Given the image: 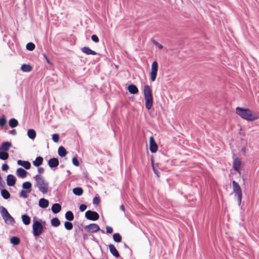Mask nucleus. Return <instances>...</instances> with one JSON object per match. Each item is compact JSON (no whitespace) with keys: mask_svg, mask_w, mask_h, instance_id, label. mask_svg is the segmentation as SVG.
I'll return each mask as SVG.
<instances>
[{"mask_svg":"<svg viewBox=\"0 0 259 259\" xmlns=\"http://www.w3.org/2000/svg\"><path fill=\"white\" fill-rule=\"evenodd\" d=\"M144 95L145 100V107L147 109L150 110L153 102L152 91L149 85H145L144 88Z\"/></svg>","mask_w":259,"mask_h":259,"instance_id":"nucleus-3","label":"nucleus"},{"mask_svg":"<svg viewBox=\"0 0 259 259\" xmlns=\"http://www.w3.org/2000/svg\"><path fill=\"white\" fill-rule=\"evenodd\" d=\"M64 226L66 230H71L73 228V225L69 222H65L64 223Z\"/></svg>","mask_w":259,"mask_h":259,"instance_id":"nucleus-36","label":"nucleus"},{"mask_svg":"<svg viewBox=\"0 0 259 259\" xmlns=\"http://www.w3.org/2000/svg\"><path fill=\"white\" fill-rule=\"evenodd\" d=\"M154 44L155 45V46L158 48V49H162V48H163V46H162V45L158 43L157 42H156V41H154Z\"/></svg>","mask_w":259,"mask_h":259,"instance_id":"nucleus-48","label":"nucleus"},{"mask_svg":"<svg viewBox=\"0 0 259 259\" xmlns=\"http://www.w3.org/2000/svg\"><path fill=\"white\" fill-rule=\"evenodd\" d=\"M0 212L6 224L13 225L15 222L14 220L8 212L6 208L3 206H1Z\"/></svg>","mask_w":259,"mask_h":259,"instance_id":"nucleus-5","label":"nucleus"},{"mask_svg":"<svg viewBox=\"0 0 259 259\" xmlns=\"http://www.w3.org/2000/svg\"><path fill=\"white\" fill-rule=\"evenodd\" d=\"M16 175L21 178H25L27 176V172L22 168H18L16 170Z\"/></svg>","mask_w":259,"mask_h":259,"instance_id":"nucleus-15","label":"nucleus"},{"mask_svg":"<svg viewBox=\"0 0 259 259\" xmlns=\"http://www.w3.org/2000/svg\"><path fill=\"white\" fill-rule=\"evenodd\" d=\"M67 173H68V174H70V171H69V170H67Z\"/></svg>","mask_w":259,"mask_h":259,"instance_id":"nucleus-54","label":"nucleus"},{"mask_svg":"<svg viewBox=\"0 0 259 259\" xmlns=\"http://www.w3.org/2000/svg\"><path fill=\"white\" fill-rule=\"evenodd\" d=\"M100 200L98 197H95L93 199V203L98 205L99 203Z\"/></svg>","mask_w":259,"mask_h":259,"instance_id":"nucleus-46","label":"nucleus"},{"mask_svg":"<svg viewBox=\"0 0 259 259\" xmlns=\"http://www.w3.org/2000/svg\"><path fill=\"white\" fill-rule=\"evenodd\" d=\"M73 193L77 196H80L83 193V190L80 187H76L73 189Z\"/></svg>","mask_w":259,"mask_h":259,"instance_id":"nucleus-26","label":"nucleus"},{"mask_svg":"<svg viewBox=\"0 0 259 259\" xmlns=\"http://www.w3.org/2000/svg\"><path fill=\"white\" fill-rule=\"evenodd\" d=\"M113 240L117 243H119L122 240L121 236L119 233H115L113 235Z\"/></svg>","mask_w":259,"mask_h":259,"instance_id":"nucleus-30","label":"nucleus"},{"mask_svg":"<svg viewBox=\"0 0 259 259\" xmlns=\"http://www.w3.org/2000/svg\"><path fill=\"white\" fill-rule=\"evenodd\" d=\"M158 65L157 61H154L151 65V72L150 73V79L152 81L156 80L158 72Z\"/></svg>","mask_w":259,"mask_h":259,"instance_id":"nucleus-7","label":"nucleus"},{"mask_svg":"<svg viewBox=\"0 0 259 259\" xmlns=\"http://www.w3.org/2000/svg\"><path fill=\"white\" fill-rule=\"evenodd\" d=\"M49 201L45 198H41L38 202V205L40 207L46 208L49 206Z\"/></svg>","mask_w":259,"mask_h":259,"instance_id":"nucleus-16","label":"nucleus"},{"mask_svg":"<svg viewBox=\"0 0 259 259\" xmlns=\"http://www.w3.org/2000/svg\"><path fill=\"white\" fill-rule=\"evenodd\" d=\"M241 162L239 158H235L233 161L234 169L240 174Z\"/></svg>","mask_w":259,"mask_h":259,"instance_id":"nucleus-11","label":"nucleus"},{"mask_svg":"<svg viewBox=\"0 0 259 259\" xmlns=\"http://www.w3.org/2000/svg\"><path fill=\"white\" fill-rule=\"evenodd\" d=\"M42 224H45L41 220L33 221L32 225L33 234L34 236H39L43 232Z\"/></svg>","mask_w":259,"mask_h":259,"instance_id":"nucleus-4","label":"nucleus"},{"mask_svg":"<svg viewBox=\"0 0 259 259\" xmlns=\"http://www.w3.org/2000/svg\"><path fill=\"white\" fill-rule=\"evenodd\" d=\"M59 162L57 158H52L48 161V165L51 168L56 167L59 165Z\"/></svg>","mask_w":259,"mask_h":259,"instance_id":"nucleus-14","label":"nucleus"},{"mask_svg":"<svg viewBox=\"0 0 259 259\" xmlns=\"http://www.w3.org/2000/svg\"><path fill=\"white\" fill-rule=\"evenodd\" d=\"M44 58H45V59L46 60L47 62L49 63V64H51V62H50L49 59L48 58V57L47 56V55L46 54H44L43 55Z\"/></svg>","mask_w":259,"mask_h":259,"instance_id":"nucleus-49","label":"nucleus"},{"mask_svg":"<svg viewBox=\"0 0 259 259\" xmlns=\"http://www.w3.org/2000/svg\"><path fill=\"white\" fill-rule=\"evenodd\" d=\"M38 171L39 174L43 173L44 172V169L42 167H39L38 168Z\"/></svg>","mask_w":259,"mask_h":259,"instance_id":"nucleus-50","label":"nucleus"},{"mask_svg":"<svg viewBox=\"0 0 259 259\" xmlns=\"http://www.w3.org/2000/svg\"><path fill=\"white\" fill-rule=\"evenodd\" d=\"M6 123V119L4 116L0 118V125L2 126H4Z\"/></svg>","mask_w":259,"mask_h":259,"instance_id":"nucleus-40","label":"nucleus"},{"mask_svg":"<svg viewBox=\"0 0 259 259\" xmlns=\"http://www.w3.org/2000/svg\"><path fill=\"white\" fill-rule=\"evenodd\" d=\"M27 192L26 191L22 190L21 191L20 193V195L21 197H22L24 198H27L28 197Z\"/></svg>","mask_w":259,"mask_h":259,"instance_id":"nucleus-39","label":"nucleus"},{"mask_svg":"<svg viewBox=\"0 0 259 259\" xmlns=\"http://www.w3.org/2000/svg\"><path fill=\"white\" fill-rule=\"evenodd\" d=\"M81 51L83 53L87 55H96L97 54L95 51L92 50L90 48L87 47H83L81 49Z\"/></svg>","mask_w":259,"mask_h":259,"instance_id":"nucleus-18","label":"nucleus"},{"mask_svg":"<svg viewBox=\"0 0 259 259\" xmlns=\"http://www.w3.org/2000/svg\"><path fill=\"white\" fill-rule=\"evenodd\" d=\"M88 232L96 233L100 230V227L96 224H91L84 227Z\"/></svg>","mask_w":259,"mask_h":259,"instance_id":"nucleus-9","label":"nucleus"},{"mask_svg":"<svg viewBox=\"0 0 259 259\" xmlns=\"http://www.w3.org/2000/svg\"><path fill=\"white\" fill-rule=\"evenodd\" d=\"M150 146L149 149L152 153H155L158 149V147L156 143L153 136H151L149 139Z\"/></svg>","mask_w":259,"mask_h":259,"instance_id":"nucleus-10","label":"nucleus"},{"mask_svg":"<svg viewBox=\"0 0 259 259\" xmlns=\"http://www.w3.org/2000/svg\"><path fill=\"white\" fill-rule=\"evenodd\" d=\"M17 164L19 165H21L24 167L25 168L28 169L30 168L31 164L28 161H23L21 160H18L17 161Z\"/></svg>","mask_w":259,"mask_h":259,"instance_id":"nucleus-17","label":"nucleus"},{"mask_svg":"<svg viewBox=\"0 0 259 259\" xmlns=\"http://www.w3.org/2000/svg\"><path fill=\"white\" fill-rule=\"evenodd\" d=\"M152 168H153V170L154 173L157 175V177H159V176L158 171L157 169L156 168V166L154 165V164L152 161Z\"/></svg>","mask_w":259,"mask_h":259,"instance_id":"nucleus-41","label":"nucleus"},{"mask_svg":"<svg viewBox=\"0 0 259 259\" xmlns=\"http://www.w3.org/2000/svg\"><path fill=\"white\" fill-rule=\"evenodd\" d=\"M108 248L109 249L110 253L116 257H119L120 255L116 249L115 247L113 244H109L108 246Z\"/></svg>","mask_w":259,"mask_h":259,"instance_id":"nucleus-13","label":"nucleus"},{"mask_svg":"<svg viewBox=\"0 0 259 259\" xmlns=\"http://www.w3.org/2000/svg\"><path fill=\"white\" fill-rule=\"evenodd\" d=\"M101 232H102V233H105V232H104V231L103 230H101Z\"/></svg>","mask_w":259,"mask_h":259,"instance_id":"nucleus-55","label":"nucleus"},{"mask_svg":"<svg viewBox=\"0 0 259 259\" xmlns=\"http://www.w3.org/2000/svg\"><path fill=\"white\" fill-rule=\"evenodd\" d=\"M16 178L12 175H9L7 177V184L9 186H13L16 183Z\"/></svg>","mask_w":259,"mask_h":259,"instance_id":"nucleus-12","label":"nucleus"},{"mask_svg":"<svg viewBox=\"0 0 259 259\" xmlns=\"http://www.w3.org/2000/svg\"><path fill=\"white\" fill-rule=\"evenodd\" d=\"M43 161V158L41 157H37L35 160L33 162V164L35 166H40Z\"/></svg>","mask_w":259,"mask_h":259,"instance_id":"nucleus-25","label":"nucleus"},{"mask_svg":"<svg viewBox=\"0 0 259 259\" xmlns=\"http://www.w3.org/2000/svg\"><path fill=\"white\" fill-rule=\"evenodd\" d=\"M27 136L30 139L33 140L36 137V132L33 129H29L27 131Z\"/></svg>","mask_w":259,"mask_h":259,"instance_id":"nucleus-23","label":"nucleus"},{"mask_svg":"<svg viewBox=\"0 0 259 259\" xmlns=\"http://www.w3.org/2000/svg\"><path fill=\"white\" fill-rule=\"evenodd\" d=\"M128 91L132 94H136L138 93V88L134 84H131L128 86Z\"/></svg>","mask_w":259,"mask_h":259,"instance_id":"nucleus-21","label":"nucleus"},{"mask_svg":"<svg viewBox=\"0 0 259 259\" xmlns=\"http://www.w3.org/2000/svg\"><path fill=\"white\" fill-rule=\"evenodd\" d=\"M87 208V206L85 204H81L79 206V209L81 211H84Z\"/></svg>","mask_w":259,"mask_h":259,"instance_id":"nucleus-45","label":"nucleus"},{"mask_svg":"<svg viewBox=\"0 0 259 259\" xmlns=\"http://www.w3.org/2000/svg\"><path fill=\"white\" fill-rule=\"evenodd\" d=\"M58 152L59 155L62 157H65L67 154L66 149L63 146L59 147Z\"/></svg>","mask_w":259,"mask_h":259,"instance_id":"nucleus-22","label":"nucleus"},{"mask_svg":"<svg viewBox=\"0 0 259 259\" xmlns=\"http://www.w3.org/2000/svg\"><path fill=\"white\" fill-rule=\"evenodd\" d=\"M8 168H9V166L8 164H3L2 167V169L3 170L6 171L8 169Z\"/></svg>","mask_w":259,"mask_h":259,"instance_id":"nucleus-47","label":"nucleus"},{"mask_svg":"<svg viewBox=\"0 0 259 259\" xmlns=\"http://www.w3.org/2000/svg\"><path fill=\"white\" fill-rule=\"evenodd\" d=\"M106 229L107 233L111 234L113 232V229L110 226H106Z\"/></svg>","mask_w":259,"mask_h":259,"instance_id":"nucleus-44","label":"nucleus"},{"mask_svg":"<svg viewBox=\"0 0 259 259\" xmlns=\"http://www.w3.org/2000/svg\"><path fill=\"white\" fill-rule=\"evenodd\" d=\"M52 140L55 143L58 142V141L59 140V135L57 134H54L52 135Z\"/></svg>","mask_w":259,"mask_h":259,"instance_id":"nucleus-38","label":"nucleus"},{"mask_svg":"<svg viewBox=\"0 0 259 259\" xmlns=\"http://www.w3.org/2000/svg\"><path fill=\"white\" fill-rule=\"evenodd\" d=\"M65 218L69 221H73L74 219V215L71 211H68L65 213Z\"/></svg>","mask_w":259,"mask_h":259,"instance_id":"nucleus-29","label":"nucleus"},{"mask_svg":"<svg viewBox=\"0 0 259 259\" xmlns=\"http://www.w3.org/2000/svg\"><path fill=\"white\" fill-rule=\"evenodd\" d=\"M34 179L36 183L35 187H36L42 193L47 194L49 189V183L39 174L36 175L34 177Z\"/></svg>","mask_w":259,"mask_h":259,"instance_id":"nucleus-2","label":"nucleus"},{"mask_svg":"<svg viewBox=\"0 0 259 259\" xmlns=\"http://www.w3.org/2000/svg\"><path fill=\"white\" fill-rule=\"evenodd\" d=\"M22 220L23 223L25 225H28L30 223V218L26 214H23L22 215Z\"/></svg>","mask_w":259,"mask_h":259,"instance_id":"nucleus-24","label":"nucleus"},{"mask_svg":"<svg viewBox=\"0 0 259 259\" xmlns=\"http://www.w3.org/2000/svg\"><path fill=\"white\" fill-rule=\"evenodd\" d=\"M242 151H243L244 153L245 152V148L244 147V148H242Z\"/></svg>","mask_w":259,"mask_h":259,"instance_id":"nucleus-52","label":"nucleus"},{"mask_svg":"<svg viewBox=\"0 0 259 259\" xmlns=\"http://www.w3.org/2000/svg\"><path fill=\"white\" fill-rule=\"evenodd\" d=\"M72 163L76 166H78L79 165V163L77 159L75 157L72 158Z\"/></svg>","mask_w":259,"mask_h":259,"instance_id":"nucleus-42","label":"nucleus"},{"mask_svg":"<svg viewBox=\"0 0 259 259\" xmlns=\"http://www.w3.org/2000/svg\"><path fill=\"white\" fill-rule=\"evenodd\" d=\"M11 243L16 245L20 243V239L17 237H13L11 238Z\"/></svg>","mask_w":259,"mask_h":259,"instance_id":"nucleus-35","label":"nucleus"},{"mask_svg":"<svg viewBox=\"0 0 259 259\" xmlns=\"http://www.w3.org/2000/svg\"><path fill=\"white\" fill-rule=\"evenodd\" d=\"M21 69L23 72H28L31 71L32 67L30 65L23 64L22 65Z\"/></svg>","mask_w":259,"mask_h":259,"instance_id":"nucleus-27","label":"nucleus"},{"mask_svg":"<svg viewBox=\"0 0 259 259\" xmlns=\"http://www.w3.org/2000/svg\"><path fill=\"white\" fill-rule=\"evenodd\" d=\"M1 195L5 199H8L10 197V194L9 191L6 189H3L1 191Z\"/></svg>","mask_w":259,"mask_h":259,"instance_id":"nucleus-28","label":"nucleus"},{"mask_svg":"<svg viewBox=\"0 0 259 259\" xmlns=\"http://www.w3.org/2000/svg\"><path fill=\"white\" fill-rule=\"evenodd\" d=\"M9 157V154L6 152L0 151V159L2 160H7Z\"/></svg>","mask_w":259,"mask_h":259,"instance_id":"nucleus-34","label":"nucleus"},{"mask_svg":"<svg viewBox=\"0 0 259 259\" xmlns=\"http://www.w3.org/2000/svg\"><path fill=\"white\" fill-rule=\"evenodd\" d=\"M32 186V184L30 182H25L23 183L22 184V188L24 189H28L29 191H28V193L30 192V188Z\"/></svg>","mask_w":259,"mask_h":259,"instance_id":"nucleus-31","label":"nucleus"},{"mask_svg":"<svg viewBox=\"0 0 259 259\" xmlns=\"http://www.w3.org/2000/svg\"><path fill=\"white\" fill-rule=\"evenodd\" d=\"M26 49L29 51H33L35 49V45L32 42H29L26 45Z\"/></svg>","mask_w":259,"mask_h":259,"instance_id":"nucleus-37","label":"nucleus"},{"mask_svg":"<svg viewBox=\"0 0 259 259\" xmlns=\"http://www.w3.org/2000/svg\"><path fill=\"white\" fill-rule=\"evenodd\" d=\"M120 208L122 211H124V207L123 205L120 206Z\"/></svg>","mask_w":259,"mask_h":259,"instance_id":"nucleus-51","label":"nucleus"},{"mask_svg":"<svg viewBox=\"0 0 259 259\" xmlns=\"http://www.w3.org/2000/svg\"><path fill=\"white\" fill-rule=\"evenodd\" d=\"M85 216L88 220L92 221H97L99 218V215L97 212L91 210L86 211Z\"/></svg>","mask_w":259,"mask_h":259,"instance_id":"nucleus-8","label":"nucleus"},{"mask_svg":"<svg viewBox=\"0 0 259 259\" xmlns=\"http://www.w3.org/2000/svg\"><path fill=\"white\" fill-rule=\"evenodd\" d=\"M11 133L15 134L16 133V132L15 130H13L11 131Z\"/></svg>","mask_w":259,"mask_h":259,"instance_id":"nucleus-53","label":"nucleus"},{"mask_svg":"<svg viewBox=\"0 0 259 259\" xmlns=\"http://www.w3.org/2000/svg\"><path fill=\"white\" fill-rule=\"evenodd\" d=\"M61 210V206L59 203H55L52 206V211L54 213L59 212Z\"/></svg>","mask_w":259,"mask_h":259,"instance_id":"nucleus-20","label":"nucleus"},{"mask_svg":"<svg viewBox=\"0 0 259 259\" xmlns=\"http://www.w3.org/2000/svg\"><path fill=\"white\" fill-rule=\"evenodd\" d=\"M236 113L242 118L248 121H254L257 119L258 117L248 108L237 107Z\"/></svg>","mask_w":259,"mask_h":259,"instance_id":"nucleus-1","label":"nucleus"},{"mask_svg":"<svg viewBox=\"0 0 259 259\" xmlns=\"http://www.w3.org/2000/svg\"><path fill=\"white\" fill-rule=\"evenodd\" d=\"M18 124V121L15 118H12L9 121V125L12 128H14V127L17 126Z\"/></svg>","mask_w":259,"mask_h":259,"instance_id":"nucleus-33","label":"nucleus"},{"mask_svg":"<svg viewBox=\"0 0 259 259\" xmlns=\"http://www.w3.org/2000/svg\"><path fill=\"white\" fill-rule=\"evenodd\" d=\"M51 225L55 227H58L60 225V222L59 220L57 218L52 219L51 220Z\"/></svg>","mask_w":259,"mask_h":259,"instance_id":"nucleus-32","label":"nucleus"},{"mask_svg":"<svg viewBox=\"0 0 259 259\" xmlns=\"http://www.w3.org/2000/svg\"><path fill=\"white\" fill-rule=\"evenodd\" d=\"M12 144L10 142H6L2 144L0 147V151H7L9 148L11 147Z\"/></svg>","mask_w":259,"mask_h":259,"instance_id":"nucleus-19","label":"nucleus"},{"mask_svg":"<svg viewBox=\"0 0 259 259\" xmlns=\"http://www.w3.org/2000/svg\"><path fill=\"white\" fill-rule=\"evenodd\" d=\"M232 188L233 192L235 193V196L237 197L238 204H241L242 200V191L239 185L235 181L232 182Z\"/></svg>","mask_w":259,"mask_h":259,"instance_id":"nucleus-6","label":"nucleus"},{"mask_svg":"<svg viewBox=\"0 0 259 259\" xmlns=\"http://www.w3.org/2000/svg\"><path fill=\"white\" fill-rule=\"evenodd\" d=\"M91 38L92 40L95 42H98L99 41L98 37L95 34L92 35Z\"/></svg>","mask_w":259,"mask_h":259,"instance_id":"nucleus-43","label":"nucleus"}]
</instances>
